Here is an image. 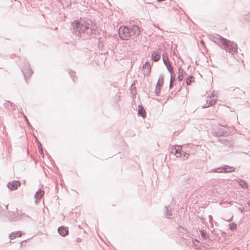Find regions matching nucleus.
Here are the masks:
<instances>
[{
	"label": "nucleus",
	"instance_id": "1",
	"mask_svg": "<svg viewBox=\"0 0 250 250\" xmlns=\"http://www.w3.org/2000/svg\"><path fill=\"white\" fill-rule=\"evenodd\" d=\"M218 40L219 43L227 51L232 54L237 52V45L235 43L229 41L222 37H220Z\"/></svg>",
	"mask_w": 250,
	"mask_h": 250
},
{
	"label": "nucleus",
	"instance_id": "2",
	"mask_svg": "<svg viewBox=\"0 0 250 250\" xmlns=\"http://www.w3.org/2000/svg\"><path fill=\"white\" fill-rule=\"evenodd\" d=\"M162 58L164 64L166 66L169 72L171 74L170 82V87L171 88L172 87V83L173 79H174V77H173L172 76V74H173L174 72L173 69L170 64V62L169 61L167 53L163 54L162 55Z\"/></svg>",
	"mask_w": 250,
	"mask_h": 250
},
{
	"label": "nucleus",
	"instance_id": "3",
	"mask_svg": "<svg viewBox=\"0 0 250 250\" xmlns=\"http://www.w3.org/2000/svg\"><path fill=\"white\" fill-rule=\"evenodd\" d=\"M119 35L123 40H128L131 36L130 30L127 27L121 26L119 30Z\"/></svg>",
	"mask_w": 250,
	"mask_h": 250
},
{
	"label": "nucleus",
	"instance_id": "4",
	"mask_svg": "<svg viewBox=\"0 0 250 250\" xmlns=\"http://www.w3.org/2000/svg\"><path fill=\"white\" fill-rule=\"evenodd\" d=\"M216 101V97L213 94L208 96L206 98V103L203 105L204 108L208 107L214 104Z\"/></svg>",
	"mask_w": 250,
	"mask_h": 250
},
{
	"label": "nucleus",
	"instance_id": "5",
	"mask_svg": "<svg viewBox=\"0 0 250 250\" xmlns=\"http://www.w3.org/2000/svg\"><path fill=\"white\" fill-rule=\"evenodd\" d=\"M21 186V183L19 181H13L11 182H9L7 184L8 188L11 190H16L18 187Z\"/></svg>",
	"mask_w": 250,
	"mask_h": 250
},
{
	"label": "nucleus",
	"instance_id": "6",
	"mask_svg": "<svg viewBox=\"0 0 250 250\" xmlns=\"http://www.w3.org/2000/svg\"><path fill=\"white\" fill-rule=\"evenodd\" d=\"M181 146H173L171 149V152L174 154L176 157H179L181 155Z\"/></svg>",
	"mask_w": 250,
	"mask_h": 250
},
{
	"label": "nucleus",
	"instance_id": "7",
	"mask_svg": "<svg viewBox=\"0 0 250 250\" xmlns=\"http://www.w3.org/2000/svg\"><path fill=\"white\" fill-rule=\"evenodd\" d=\"M58 231L59 233L62 236H65L68 234V229L67 228L64 227H60L58 228Z\"/></svg>",
	"mask_w": 250,
	"mask_h": 250
},
{
	"label": "nucleus",
	"instance_id": "8",
	"mask_svg": "<svg viewBox=\"0 0 250 250\" xmlns=\"http://www.w3.org/2000/svg\"><path fill=\"white\" fill-rule=\"evenodd\" d=\"M131 30L133 32L134 35L136 37H138L141 34L140 28L137 25H133L131 27Z\"/></svg>",
	"mask_w": 250,
	"mask_h": 250
},
{
	"label": "nucleus",
	"instance_id": "9",
	"mask_svg": "<svg viewBox=\"0 0 250 250\" xmlns=\"http://www.w3.org/2000/svg\"><path fill=\"white\" fill-rule=\"evenodd\" d=\"M22 234V232L21 231L12 232L11 234H10L9 238L11 240H14L16 239L17 237H21Z\"/></svg>",
	"mask_w": 250,
	"mask_h": 250
},
{
	"label": "nucleus",
	"instance_id": "10",
	"mask_svg": "<svg viewBox=\"0 0 250 250\" xmlns=\"http://www.w3.org/2000/svg\"><path fill=\"white\" fill-rule=\"evenodd\" d=\"M151 57L154 62H157L160 60L161 55L159 53L154 52L152 54Z\"/></svg>",
	"mask_w": 250,
	"mask_h": 250
},
{
	"label": "nucleus",
	"instance_id": "11",
	"mask_svg": "<svg viewBox=\"0 0 250 250\" xmlns=\"http://www.w3.org/2000/svg\"><path fill=\"white\" fill-rule=\"evenodd\" d=\"M138 114L143 118L146 117V111L142 105H139L138 107Z\"/></svg>",
	"mask_w": 250,
	"mask_h": 250
},
{
	"label": "nucleus",
	"instance_id": "12",
	"mask_svg": "<svg viewBox=\"0 0 250 250\" xmlns=\"http://www.w3.org/2000/svg\"><path fill=\"white\" fill-rule=\"evenodd\" d=\"M224 170L225 172H231L235 171V168L234 167L225 166L222 168Z\"/></svg>",
	"mask_w": 250,
	"mask_h": 250
},
{
	"label": "nucleus",
	"instance_id": "13",
	"mask_svg": "<svg viewBox=\"0 0 250 250\" xmlns=\"http://www.w3.org/2000/svg\"><path fill=\"white\" fill-rule=\"evenodd\" d=\"M239 185L244 188H248V184L243 180H239L238 181Z\"/></svg>",
	"mask_w": 250,
	"mask_h": 250
},
{
	"label": "nucleus",
	"instance_id": "14",
	"mask_svg": "<svg viewBox=\"0 0 250 250\" xmlns=\"http://www.w3.org/2000/svg\"><path fill=\"white\" fill-rule=\"evenodd\" d=\"M143 68L147 69L148 74L150 73L151 67L149 62H146L145 65L143 66Z\"/></svg>",
	"mask_w": 250,
	"mask_h": 250
},
{
	"label": "nucleus",
	"instance_id": "15",
	"mask_svg": "<svg viewBox=\"0 0 250 250\" xmlns=\"http://www.w3.org/2000/svg\"><path fill=\"white\" fill-rule=\"evenodd\" d=\"M164 81V79L163 77H160L158 80L157 86L159 87H161L163 85Z\"/></svg>",
	"mask_w": 250,
	"mask_h": 250
},
{
	"label": "nucleus",
	"instance_id": "16",
	"mask_svg": "<svg viewBox=\"0 0 250 250\" xmlns=\"http://www.w3.org/2000/svg\"><path fill=\"white\" fill-rule=\"evenodd\" d=\"M43 195V192L40 190L37 191L35 194V197L37 199H40L42 198V195Z\"/></svg>",
	"mask_w": 250,
	"mask_h": 250
},
{
	"label": "nucleus",
	"instance_id": "17",
	"mask_svg": "<svg viewBox=\"0 0 250 250\" xmlns=\"http://www.w3.org/2000/svg\"><path fill=\"white\" fill-rule=\"evenodd\" d=\"M229 227L231 230H235L236 229V224L234 223H231L229 224Z\"/></svg>",
	"mask_w": 250,
	"mask_h": 250
},
{
	"label": "nucleus",
	"instance_id": "18",
	"mask_svg": "<svg viewBox=\"0 0 250 250\" xmlns=\"http://www.w3.org/2000/svg\"><path fill=\"white\" fill-rule=\"evenodd\" d=\"M192 77H190V78H188L187 80V84L188 85H189L190 84V83H191L192 82Z\"/></svg>",
	"mask_w": 250,
	"mask_h": 250
},
{
	"label": "nucleus",
	"instance_id": "19",
	"mask_svg": "<svg viewBox=\"0 0 250 250\" xmlns=\"http://www.w3.org/2000/svg\"><path fill=\"white\" fill-rule=\"evenodd\" d=\"M200 233H201V235L202 237L203 238L206 239L207 238L206 234L203 231L201 230L200 231Z\"/></svg>",
	"mask_w": 250,
	"mask_h": 250
},
{
	"label": "nucleus",
	"instance_id": "20",
	"mask_svg": "<svg viewBox=\"0 0 250 250\" xmlns=\"http://www.w3.org/2000/svg\"><path fill=\"white\" fill-rule=\"evenodd\" d=\"M74 26L76 28H78L79 27V26L80 24V22L78 21H75L74 22Z\"/></svg>",
	"mask_w": 250,
	"mask_h": 250
},
{
	"label": "nucleus",
	"instance_id": "21",
	"mask_svg": "<svg viewBox=\"0 0 250 250\" xmlns=\"http://www.w3.org/2000/svg\"><path fill=\"white\" fill-rule=\"evenodd\" d=\"M178 78L179 81H181L182 80V79H183V75H182V74H181L180 75V74L179 73V75H178Z\"/></svg>",
	"mask_w": 250,
	"mask_h": 250
},
{
	"label": "nucleus",
	"instance_id": "22",
	"mask_svg": "<svg viewBox=\"0 0 250 250\" xmlns=\"http://www.w3.org/2000/svg\"><path fill=\"white\" fill-rule=\"evenodd\" d=\"M223 167H221V168H219L218 169V170H219V171H218L219 172H225L224 170H223L222 168Z\"/></svg>",
	"mask_w": 250,
	"mask_h": 250
},
{
	"label": "nucleus",
	"instance_id": "23",
	"mask_svg": "<svg viewBox=\"0 0 250 250\" xmlns=\"http://www.w3.org/2000/svg\"><path fill=\"white\" fill-rule=\"evenodd\" d=\"M200 43H201V44H202L203 45L205 46V43H204V42L203 40L200 41Z\"/></svg>",
	"mask_w": 250,
	"mask_h": 250
},
{
	"label": "nucleus",
	"instance_id": "24",
	"mask_svg": "<svg viewBox=\"0 0 250 250\" xmlns=\"http://www.w3.org/2000/svg\"><path fill=\"white\" fill-rule=\"evenodd\" d=\"M189 154H185V157L186 158H188V157Z\"/></svg>",
	"mask_w": 250,
	"mask_h": 250
},
{
	"label": "nucleus",
	"instance_id": "25",
	"mask_svg": "<svg viewBox=\"0 0 250 250\" xmlns=\"http://www.w3.org/2000/svg\"><path fill=\"white\" fill-rule=\"evenodd\" d=\"M77 242H79V243L81 242V239L80 238H78L77 239Z\"/></svg>",
	"mask_w": 250,
	"mask_h": 250
},
{
	"label": "nucleus",
	"instance_id": "26",
	"mask_svg": "<svg viewBox=\"0 0 250 250\" xmlns=\"http://www.w3.org/2000/svg\"><path fill=\"white\" fill-rule=\"evenodd\" d=\"M28 71H29V75L30 76L32 74V72L30 69L28 70Z\"/></svg>",
	"mask_w": 250,
	"mask_h": 250
}]
</instances>
